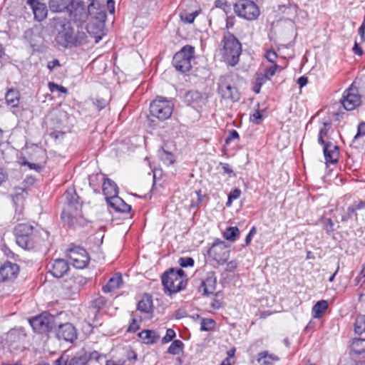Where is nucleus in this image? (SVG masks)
<instances>
[{"instance_id": "obj_34", "label": "nucleus", "mask_w": 365, "mask_h": 365, "mask_svg": "<svg viewBox=\"0 0 365 365\" xmlns=\"http://www.w3.org/2000/svg\"><path fill=\"white\" fill-rule=\"evenodd\" d=\"M5 99L8 105L16 107L19 102V93H6Z\"/></svg>"}, {"instance_id": "obj_62", "label": "nucleus", "mask_w": 365, "mask_h": 365, "mask_svg": "<svg viewBox=\"0 0 365 365\" xmlns=\"http://www.w3.org/2000/svg\"><path fill=\"white\" fill-rule=\"evenodd\" d=\"M234 24H235V17L230 16V17L227 18V19H226V27L227 29L232 28L234 26Z\"/></svg>"}, {"instance_id": "obj_27", "label": "nucleus", "mask_w": 365, "mask_h": 365, "mask_svg": "<svg viewBox=\"0 0 365 365\" xmlns=\"http://www.w3.org/2000/svg\"><path fill=\"white\" fill-rule=\"evenodd\" d=\"M73 20L78 26L85 23L88 19V11L82 6H78L73 13Z\"/></svg>"}, {"instance_id": "obj_22", "label": "nucleus", "mask_w": 365, "mask_h": 365, "mask_svg": "<svg viewBox=\"0 0 365 365\" xmlns=\"http://www.w3.org/2000/svg\"><path fill=\"white\" fill-rule=\"evenodd\" d=\"M122 283L123 279L121 275L115 274L108 280L107 284L103 287L102 290L104 293L111 292L120 288Z\"/></svg>"}, {"instance_id": "obj_15", "label": "nucleus", "mask_w": 365, "mask_h": 365, "mask_svg": "<svg viewBox=\"0 0 365 365\" xmlns=\"http://www.w3.org/2000/svg\"><path fill=\"white\" fill-rule=\"evenodd\" d=\"M26 3L32 9L36 20L41 21L46 18L48 9L45 4L38 0H27Z\"/></svg>"}, {"instance_id": "obj_39", "label": "nucleus", "mask_w": 365, "mask_h": 365, "mask_svg": "<svg viewBox=\"0 0 365 365\" xmlns=\"http://www.w3.org/2000/svg\"><path fill=\"white\" fill-rule=\"evenodd\" d=\"M215 326V322L210 319H204L201 322V331H210L213 329Z\"/></svg>"}, {"instance_id": "obj_38", "label": "nucleus", "mask_w": 365, "mask_h": 365, "mask_svg": "<svg viewBox=\"0 0 365 365\" xmlns=\"http://www.w3.org/2000/svg\"><path fill=\"white\" fill-rule=\"evenodd\" d=\"M86 34L85 32H78L76 34L74 33L75 42L73 43V46H76L86 43Z\"/></svg>"}, {"instance_id": "obj_26", "label": "nucleus", "mask_w": 365, "mask_h": 365, "mask_svg": "<svg viewBox=\"0 0 365 365\" xmlns=\"http://www.w3.org/2000/svg\"><path fill=\"white\" fill-rule=\"evenodd\" d=\"M351 352L358 356L365 357V339H354L351 344Z\"/></svg>"}, {"instance_id": "obj_59", "label": "nucleus", "mask_w": 365, "mask_h": 365, "mask_svg": "<svg viewBox=\"0 0 365 365\" xmlns=\"http://www.w3.org/2000/svg\"><path fill=\"white\" fill-rule=\"evenodd\" d=\"M359 34L361 36V38L365 41V19L359 29Z\"/></svg>"}, {"instance_id": "obj_25", "label": "nucleus", "mask_w": 365, "mask_h": 365, "mask_svg": "<svg viewBox=\"0 0 365 365\" xmlns=\"http://www.w3.org/2000/svg\"><path fill=\"white\" fill-rule=\"evenodd\" d=\"M139 337L145 344H154L160 338V335L154 330H143L138 334Z\"/></svg>"}, {"instance_id": "obj_60", "label": "nucleus", "mask_w": 365, "mask_h": 365, "mask_svg": "<svg viewBox=\"0 0 365 365\" xmlns=\"http://www.w3.org/2000/svg\"><path fill=\"white\" fill-rule=\"evenodd\" d=\"M307 82L308 79L305 76H301L297 80V83L299 84L300 88L307 85Z\"/></svg>"}, {"instance_id": "obj_4", "label": "nucleus", "mask_w": 365, "mask_h": 365, "mask_svg": "<svg viewBox=\"0 0 365 365\" xmlns=\"http://www.w3.org/2000/svg\"><path fill=\"white\" fill-rule=\"evenodd\" d=\"M66 205L61 213V218L68 224H73V219L81 215L82 204L74 189H69L66 192Z\"/></svg>"}, {"instance_id": "obj_44", "label": "nucleus", "mask_w": 365, "mask_h": 365, "mask_svg": "<svg viewBox=\"0 0 365 365\" xmlns=\"http://www.w3.org/2000/svg\"><path fill=\"white\" fill-rule=\"evenodd\" d=\"M262 115L259 110H256L253 114L250 115V121L255 124H259L262 121Z\"/></svg>"}, {"instance_id": "obj_51", "label": "nucleus", "mask_w": 365, "mask_h": 365, "mask_svg": "<svg viewBox=\"0 0 365 365\" xmlns=\"http://www.w3.org/2000/svg\"><path fill=\"white\" fill-rule=\"evenodd\" d=\"M60 66L61 64L58 59H53V61H48L47 64V67L50 71H53L56 67H59Z\"/></svg>"}, {"instance_id": "obj_9", "label": "nucleus", "mask_w": 365, "mask_h": 365, "mask_svg": "<svg viewBox=\"0 0 365 365\" xmlns=\"http://www.w3.org/2000/svg\"><path fill=\"white\" fill-rule=\"evenodd\" d=\"M173 103L159 96L154 100L150 105V111L152 115L160 120H166L169 118L173 113Z\"/></svg>"}, {"instance_id": "obj_43", "label": "nucleus", "mask_w": 365, "mask_h": 365, "mask_svg": "<svg viewBox=\"0 0 365 365\" xmlns=\"http://www.w3.org/2000/svg\"><path fill=\"white\" fill-rule=\"evenodd\" d=\"M356 210H357L356 209V207L354 205L349 206L347 209V215L342 216L341 220L346 221L348 219L351 218L353 217V215H356Z\"/></svg>"}, {"instance_id": "obj_41", "label": "nucleus", "mask_w": 365, "mask_h": 365, "mask_svg": "<svg viewBox=\"0 0 365 365\" xmlns=\"http://www.w3.org/2000/svg\"><path fill=\"white\" fill-rule=\"evenodd\" d=\"M175 336V332L172 329H168L166 331V334L165 336L162 339V342L163 344L168 343L169 341H172Z\"/></svg>"}, {"instance_id": "obj_49", "label": "nucleus", "mask_w": 365, "mask_h": 365, "mask_svg": "<svg viewBox=\"0 0 365 365\" xmlns=\"http://www.w3.org/2000/svg\"><path fill=\"white\" fill-rule=\"evenodd\" d=\"M196 16L197 13H191L185 14V17L181 16V18L185 22L191 24L194 21Z\"/></svg>"}, {"instance_id": "obj_13", "label": "nucleus", "mask_w": 365, "mask_h": 365, "mask_svg": "<svg viewBox=\"0 0 365 365\" xmlns=\"http://www.w3.org/2000/svg\"><path fill=\"white\" fill-rule=\"evenodd\" d=\"M277 68H279V66L274 64L264 68L263 72L257 73L253 86V91H259L263 85L269 83L271 77L275 74Z\"/></svg>"}, {"instance_id": "obj_63", "label": "nucleus", "mask_w": 365, "mask_h": 365, "mask_svg": "<svg viewBox=\"0 0 365 365\" xmlns=\"http://www.w3.org/2000/svg\"><path fill=\"white\" fill-rule=\"evenodd\" d=\"M222 169L223 170V171L225 173H228V174H231L233 172L230 165L227 163L222 164Z\"/></svg>"}, {"instance_id": "obj_14", "label": "nucleus", "mask_w": 365, "mask_h": 365, "mask_svg": "<svg viewBox=\"0 0 365 365\" xmlns=\"http://www.w3.org/2000/svg\"><path fill=\"white\" fill-rule=\"evenodd\" d=\"M19 266L15 263L6 262L0 267V282L12 280L19 273Z\"/></svg>"}, {"instance_id": "obj_23", "label": "nucleus", "mask_w": 365, "mask_h": 365, "mask_svg": "<svg viewBox=\"0 0 365 365\" xmlns=\"http://www.w3.org/2000/svg\"><path fill=\"white\" fill-rule=\"evenodd\" d=\"M153 299L148 294H145L138 303V309L141 312L150 313L153 311Z\"/></svg>"}, {"instance_id": "obj_20", "label": "nucleus", "mask_w": 365, "mask_h": 365, "mask_svg": "<svg viewBox=\"0 0 365 365\" xmlns=\"http://www.w3.org/2000/svg\"><path fill=\"white\" fill-rule=\"evenodd\" d=\"M215 284L216 278L214 275V273L210 272L207 274L206 279L202 282L200 291L202 292L203 294L209 295L214 292L215 289Z\"/></svg>"}, {"instance_id": "obj_32", "label": "nucleus", "mask_w": 365, "mask_h": 365, "mask_svg": "<svg viewBox=\"0 0 365 365\" xmlns=\"http://www.w3.org/2000/svg\"><path fill=\"white\" fill-rule=\"evenodd\" d=\"M240 231L237 227H229L223 233V237L230 241H235L239 235Z\"/></svg>"}, {"instance_id": "obj_40", "label": "nucleus", "mask_w": 365, "mask_h": 365, "mask_svg": "<svg viewBox=\"0 0 365 365\" xmlns=\"http://www.w3.org/2000/svg\"><path fill=\"white\" fill-rule=\"evenodd\" d=\"M88 359L86 356L74 357L71 359L68 365H87Z\"/></svg>"}, {"instance_id": "obj_64", "label": "nucleus", "mask_w": 365, "mask_h": 365, "mask_svg": "<svg viewBox=\"0 0 365 365\" xmlns=\"http://www.w3.org/2000/svg\"><path fill=\"white\" fill-rule=\"evenodd\" d=\"M106 365H123L120 361L108 360L106 361Z\"/></svg>"}, {"instance_id": "obj_45", "label": "nucleus", "mask_w": 365, "mask_h": 365, "mask_svg": "<svg viewBox=\"0 0 365 365\" xmlns=\"http://www.w3.org/2000/svg\"><path fill=\"white\" fill-rule=\"evenodd\" d=\"M48 86V88H49L50 91H61V92L67 91V89L66 88H64L61 86H58L52 82H49Z\"/></svg>"}, {"instance_id": "obj_18", "label": "nucleus", "mask_w": 365, "mask_h": 365, "mask_svg": "<svg viewBox=\"0 0 365 365\" xmlns=\"http://www.w3.org/2000/svg\"><path fill=\"white\" fill-rule=\"evenodd\" d=\"M361 96L358 93H347L341 99V103L346 110H353L361 104Z\"/></svg>"}, {"instance_id": "obj_10", "label": "nucleus", "mask_w": 365, "mask_h": 365, "mask_svg": "<svg viewBox=\"0 0 365 365\" xmlns=\"http://www.w3.org/2000/svg\"><path fill=\"white\" fill-rule=\"evenodd\" d=\"M235 13L248 21L256 19L259 15L258 6L250 0H240L234 6Z\"/></svg>"}, {"instance_id": "obj_21", "label": "nucleus", "mask_w": 365, "mask_h": 365, "mask_svg": "<svg viewBox=\"0 0 365 365\" xmlns=\"http://www.w3.org/2000/svg\"><path fill=\"white\" fill-rule=\"evenodd\" d=\"M324 155L327 162L334 163L339 157L338 147L331 143L324 145Z\"/></svg>"}, {"instance_id": "obj_33", "label": "nucleus", "mask_w": 365, "mask_h": 365, "mask_svg": "<svg viewBox=\"0 0 365 365\" xmlns=\"http://www.w3.org/2000/svg\"><path fill=\"white\" fill-rule=\"evenodd\" d=\"M354 331L358 334L365 332V315H360L356 317L354 323Z\"/></svg>"}, {"instance_id": "obj_2", "label": "nucleus", "mask_w": 365, "mask_h": 365, "mask_svg": "<svg viewBox=\"0 0 365 365\" xmlns=\"http://www.w3.org/2000/svg\"><path fill=\"white\" fill-rule=\"evenodd\" d=\"M165 293L171 296L186 287L187 277L182 269H170L162 276Z\"/></svg>"}, {"instance_id": "obj_28", "label": "nucleus", "mask_w": 365, "mask_h": 365, "mask_svg": "<svg viewBox=\"0 0 365 365\" xmlns=\"http://www.w3.org/2000/svg\"><path fill=\"white\" fill-rule=\"evenodd\" d=\"M279 360V358L273 354H269L268 351H262L259 353L257 361L261 365H271L274 361H277Z\"/></svg>"}, {"instance_id": "obj_11", "label": "nucleus", "mask_w": 365, "mask_h": 365, "mask_svg": "<svg viewBox=\"0 0 365 365\" xmlns=\"http://www.w3.org/2000/svg\"><path fill=\"white\" fill-rule=\"evenodd\" d=\"M230 249L224 241L216 239L208 250V255L218 264H224L230 257Z\"/></svg>"}, {"instance_id": "obj_8", "label": "nucleus", "mask_w": 365, "mask_h": 365, "mask_svg": "<svg viewBox=\"0 0 365 365\" xmlns=\"http://www.w3.org/2000/svg\"><path fill=\"white\" fill-rule=\"evenodd\" d=\"M61 315V314H59L53 333L58 340L73 343L77 339V330L71 323H63L60 319Z\"/></svg>"}, {"instance_id": "obj_52", "label": "nucleus", "mask_w": 365, "mask_h": 365, "mask_svg": "<svg viewBox=\"0 0 365 365\" xmlns=\"http://www.w3.org/2000/svg\"><path fill=\"white\" fill-rule=\"evenodd\" d=\"M266 58L271 63H274L277 59V53L274 51H269L265 55Z\"/></svg>"}, {"instance_id": "obj_29", "label": "nucleus", "mask_w": 365, "mask_h": 365, "mask_svg": "<svg viewBox=\"0 0 365 365\" xmlns=\"http://www.w3.org/2000/svg\"><path fill=\"white\" fill-rule=\"evenodd\" d=\"M328 308V302L326 300H320L317 302L312 307V317L315 319H319L322 316V314Z\"/></svg>"}, {"instance_id": "obj_36", "label": "nucleus", "mask_w": 365, "mask_h": 365, "mask_svg": "<svg viewBox=\"0 0 365 365\" xmlns=\"http://www.w3.org/2000/svg\"><path fill=\"white\" fill-rule=\"evenodd\" d=\"M330 126L329 123H324L323 127L319 130V136H318V142L321 145H325V142L324 140V136L327 135L328 128L327 127Z\"/></svg>"}, {"instance_id": "obj_50", "label": "nucleus", "mask_w": 365, "mask_h": 365, "mask_svg": "<svg viewBox=\"0 0 365 365\" xmlns=\"http://www.w3.org/2000/svg\"><path fill=\"white\" fill-rule=\"evenodd\" d=\"M229 83V78H224L221 81V83L220 85V89L223 91L226 89L227 91H230L232 89V86Z\"/></svg>"}, {"instance_id": "obj_31", "label": "nucleus", "mask_w": 365, "mask_h": 365, "mask_svg": "<svg viewBox=\"0 0 365 365\" xmlns=\"http://www.w3.org/2000/svg\"><path fill=\"white\" fill-rule=\"evenodd\" d=\"M184 344L180 340H175L168 349V352L173 355H178L182 351Z\"/></svg>"}, {"instance_id": "obj_7", "label": "nucleus", "mask_w": 365, "mask_h": 365, "mask_svg": "<svg viewBox=\"0 0 365 365\" xmlns=\"http://www.w3.org/2000/svg\"><path fill=\"white\" fill-rule=\"evenodd\" d=\"M195 48L192 46H185L176 53L173 59V64L176 70L185 73L192 67L191 62L194 60Z\"/></svg>"}, {"instance_id": "obj_53", "label": "nucleus", "mask_w": 365, "mask_h": 365, "mask_svg": "<svg viewBox=\"0 0 365 365\" xmlns=\"http://www.w3.org/2000/svg\"><path fill=\"white\" fill-rule=\"evenodd\" d=\"M237 267V263L235 260H232L227 264L226 271L233 272Z\"/></svg>"}, {"instance_id": "obj_3", "label": "nucleus", "mask_w": 365, "mask_h": 365, "mask_svg": "<svg viewBox=\"0 0 365 365\" xmlns=\"http://www.w3.org/2000/svg\"><path fill=\"white\" fill-rule=\"evenodd\" d=\"M16 243L24 250H34L40 245L39 237L34 233V227L21 223L14 228Z\"/></svg>"}, {"instance_id": "obj_6", "label": "nucleus", "mask_w": 365, "mask_h": 365, "mask_svg": "<svg viewBox=\"0 0 365 365\" xmlns=\"http://www.w3.org/2000/svg\"><path fill=\"white\" fill-rule=\"evenodd\" d=\"M55 29L57 31L56 42L61 46L73 47L74 40V31L71 22L66 19H55Z\"/></svg>"}, {"instance_id": "obj_46", "label": "nucleus", "mask_w": 365, "mask_h": 365, "mask_svg": "<svg viewBox=\"0 0 365 365\" xmlns=\"http://www.w3.org/2000/svg\"><path fill=\"white\" fill-rule=\"evenodd\" d=\"M239 138V133L235 130H232L230 131L229 135L227 137L225 143L228 144L232 140L238 139Z\"/></svg>"}, {"instance_id": "obj_57", "label": "nucleus", "mask_w": 365, "mask_h": 365, "mask_svg": "<svg viewBox=\"0 0 365 365\" xmlns=\"http://www.w3.org/2000/svg\"><path fill=\"white\" fill-rule=\"evenodd\" d=\"M96 104L97 107L99 108V109H102V108H105L106 106V105L108 104V100L103 99V98L97 99Z\"/></svg>"}, {"instance_id": "obj_12", "label": "nucleus", "mask_w": 365, "mask_h": 365, "mask_svg": "<svg viewBox=\"0 0 365 365\" xmlns=\"http://www.w3.org/2000/svg\"><path fill=\"white\" fill-rule=\"evenodd\" d=\"M67 257L76 269H83L88 264L90 258L86 250L81 247H73L67 252Z\"/></svg>"}, {"instance_id": "obj_58", "label": "nucleus", "mask_w": 365, "mask_h": 365, "mask_svg": "<svg viewBox=\"0 0 365 365\" xmlns=\"http://www.w3.org/2000/svg\"><path fill=\"white\" fill-rule=\"evenodd\" d=\"M107 8L110 14H113L115 11V1L114 0H108L107 1Z\"/></svg>"}, {"instance_id": "obj_5", "label": "nucleus", "mask_w": 365, "mask_h": 365, "mask_svg": "<svg viewBox=\"0 0 365 365\" xmlns=\"http://www.w3.org/2000/svg\"><path fill=\"white\" fill-rule=\"evenodd\" d=\"M59 314L53 315L46 312H43L29 320L34 331L38 334L53 332Z\"/></svg>"}, {"instance_id": "obj_56", "label": "nucleus", "mask_w": 365, "mask_h": 365, "mask_svg": "<svg viewBox=\"0 0 365 365\" xmlns=\"http://www.w3.org/2000/svg\"><path fill=\"white\" fill-rule=\"evenodd\" d=\"M358 283H364L365 282V264L363 265L362 269L359 275L356 277Z\"/></svg>"}, {"instance_id": "obj_54", "label": "nucleus", "mask_w": 365, "mask_h": 365, "mask_svg": "<svg viewBox=\"0 0 365 365\" xmlns=\"http://www.w3.org/2000/svg\"><path fill=\"white\" fill-rule=\"evenodd\" d=\"M215 7L222 9L225 11H226L227 4L226 1L222 0H216L215 2Z\"/></svg>"}, {"instance_id": "obj_37", "label": "nucleus", "mask_w": 365, "mask_h": 365, "mask_svg": "<svg viewBox=\"0 0 365 365\" xmlns=\"http://www.w3.org/2000/svg\"><path fill=\"white\" fill-rule=\"evenodd\" d=\"M240 195H241V190L240 189L235 188V189L232 190L228 195V200L226 203V205L227 207L231 206L232 201L238 199L240 197Z\"/></svg>"}, {"instance_id": "obj_17", "label": "nucleus", "mask_w": 365, "mask_h": 365, "mask_svg": "<svg viewBox=\"0 0 365 365\" xmlns=\"http://www.w3.org/2000/svg\"><path fill=\"white\" fill-rule=\"evenodd\" d=\"M69 269L68 262L62 259H56L51 264L49 272L55 277H62Z\"/></svg>"}, {"instance_id": "obj_42", "label": "nucleus", "mask_w": 365, "mask_h": 365, "mask_svg": "<svg viewBox=\"0 0 365 365\" xmlns=\"http://www.w3.org/2000/svg\"><path fill=\"white\" fill-rule=\"evenodd\" d=\"M179 263L182 267H192L194 264V260L191 257H181L179 259Z\"/></svg>"}, {"instance_id": "obj_47", "label": "nucleus", "mask_w": 365, "mask_h": 365, "mask_svg": "<svg viewBox=\"0 0 365 365\" xmlns=\"http://www.w3.org/2000/svg\"><path fill=\"white\" fill-rule=\"evenodd\" d=\"M324 225L327 232H330L334 230V223L330 218H326L324 220Z\"/></svg>"}, {"instance_id": "obj_48", "label": "nucleus", "mask_w": 365, "mask_h": 365, "mask_svg": "<svg viewBox=\"0 0 365 365\" xmlns=\"http://www.w3.org/2000/svg\"><path fill=\"white\" fill-rule=\"evenodd\" d=\"M365 135V123H361L358 126V131L356 135L354 136V139H357L361 136Z\"/></svg>"}, {"instance_id": "obj_24", "label": "nucleus", "mask_w": 365, "mask_h": 365, "mask_svg": "<svg viewBox=\"0 0 365 365\" xmlns=\"http://www.w3.org/2000/svg\"><path fill=\"white\" fill-rule=\"evenodd\" d=\"M71 0H50L48 7L52 12H62L68 9Z\"/></svg>"}, {"instance_id": "obj_19", "label": "nucleus", "mask_w": 365, "mask_h": 365, "mask_svg": "<svg viewBox=\"0 0 365 365\" xmlns=\"http://www.w3.org/2000/svg\"><path fill=\"white\" fill-rule=\"evenodd\" d=\"M103 192L108 202L109 203L110 201L113 200V197H118V187L116 184L109 178H106L104 180L103 184Z\"/></svg>"}, {"instance_id": "obj_55", "label": "nucleus", "mask_w": 365, "mask_h": 365, "mask_svg": "<svg viewBox=\"0 0 365 365\" xmlns=\"http://www.w3.org/2000/svg\"><path fill=\"white\" fill-rule=\"evenodd\" d=\"M139 328V326L135 319H133V322L130 324L128 328V331L129 332H135Z\"/></svg>"}, {"instance_id": "obj_30", "label": "nucleus", "mask_w": 365, "mask_h": 365, "mask_svg": "<svg viewBox=\"0 0 365 365\" xmlns=\"http://www.w3.org/2000/svg\"><path fill=\"white\" fill-rule=\"evenodd\" d=\"M110 204L113 207L121 212H129L131 210V206L126 204L119 197H113V200L110 201Z\"/></svg>"}, {"instance_id": "obj_16", "label": "nucleus", "mask_w": 365, "mask_h": 365, "mask_svg": "<svg viewBox=\"0 0 365 365\" xmlns=\"http://www.w3.org/2000/svg\"><path fill=\"white\" fill-rule=\"evenodd\" d=\"M87 283V279L81 275L74 276L66 280L63 288L72 293H76Z\"/></svg>"}, {"instance_id": "obj_35", "label": "nucleus", "mask_w": 365, "mask_h": 365, "mask_svg": "<svg viewBox=\"0 0 365 365\" xmlns=\"http://www.w3.org/2000/svg\"><path fill=\"white\" fill-rule=\"evenodd\" d=\"M159 155L163 162L167 165L173 164L175 161L173 155L164 150L159 151Z\"/></svg>"}, {"instance_id": "obj_61", "label": "nucleus", "mask_w": 365, "mask_h": 365, "mask_svg": "<svg viewBox=\"0 0 365 365\" xmlns=\"http://www.w3.org/2000/svg\"><path fill=\"white\" fill-rule=\"evenodd\" d=\"M357 210L365 209V201H358L353 204Z\"/></svg>"}, {"instance_id": "obj_1", "label": "nucleus", "mask_w": 365, "mask_h": 365, "mask_svg": "<svg viewBox=\"0 0 365 365\" xmlns=\"http://www.w3.org/2000/svg\"><path fill=\"white\" fill-rule=\"evenodd\" d=\"M221 46L220 52L225 61L231 66L236 65L242 52V46L238 39L230 32H225Z\"/></svg>"}]
</instances>
